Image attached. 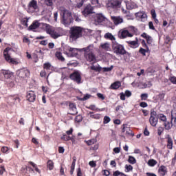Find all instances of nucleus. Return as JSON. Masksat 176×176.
<instances>
[{
    "instance_id": "nucleus-34",
    "label": "nucleus",
    "mask_w": 176,
    "mask_h": 176,
    "mask_svg": "<svg viewBox=\"0 0 176 176\" xmlns=\"http://www.w3.org/2000/svg\"><path fill=\"white\" fill-rule=\"evenodd\" d=\"M47 167L49 170H53V168H54V162L51 160H49L47 162Z\"/></svg>"
},
{
    "instance_id": "nucleus-28",
    "label": "nucleus",
    "mask_w": 176,
    "mask_h": 176,
    "mask_svg": "<svg viewBox=\"0 0 176 176\" xmlns=\"http://www.w3.org/2000/svg\"><path fill=\"white\" fill-rule=\"evenodd\" d=\"M104 38H106L107 39H110V41H112V43H113V42H116V38H115V36L111 33H106L104 34Z\"/></svg>"
},
{
    "instance_id": "nucleus-25",
    "label": "nucleus",
    "mask_w": 176,
    "mask_h": 176,
    "mask_svg": "<svg viewBox=\"0 0 176 176\" xmlns=\"http://www.w3.org/2000/svg\"><path fill=\"white\" fill-rule=\"evenodd\" d=\"M139 53L140 54H142V56H143V57H145V56H146V53H148V54L151 53V50H149V48H143V47H140L139 50Z\"/></svg>"
},
{
    "instance_id": "nucleus-35",
    "label": "nucleus",
    "mask_w": 176,
    "mask_h": 176,
    "mask_svg": "<svg viewBox=\"0 0 176 176\" xmlns=\"http://www.w3.org/2000/svg\"><path fill=\"white\" fill-rule=\"evenodd\" d=\"M29 164H30V166H32L36 173H38V174H41V170L38 168V166H36L35 163L30 161L29 162Z\"/></svg>"
},
{
    "instance_id": "nucleus-61",
    "label": "nucleus",
    "mask_w": 176,
    "mask_h": 176,
    "mask_svg": "<svg viewBox=\"0 0 176 176\" xmlns=\"http://www.w3.org/2000/svg\"><path fill=\"white\" fill-rule=\"evenodd\" d=\"M96 96H97V97H98V98H100V100H105V96H104V94H101V93H98V94H96Z\"/></svg>"
},
{
    "instance_id": "nucleus-39",
    "label": "nucleus",
    "mask_w": 176,
    "mask_h": 176,
    "mask_svg": "<svg viewBox=\"0 0 176 176\" xmlns=\"http://www.w3.org/2000/svg\"><path fill=\"white\" fill-rule=\"evenodd\" d=\"M128 162L130 163V164H135L137 163L135 158L131 155H129Z\"/></svg>"
},
{
    "instance_id": "nucleus-12",
    "label": "nucleus",
    "mask_w": 176,
    "mask_h": 176,
    "mask_svg": "<svg viewBox=\"0 0 176 176\" xmlns=\"http://www.w3.org/2000/svg\"><path fill=\"white\" fill-rule=\"evenodd\" d=\"M26 100L29 102H34L36 100V95L34 91H28L26 94Z\"/></svg>"
},
{
    "instance_id": "nucleus-59",
    "label": "nucleus",
    "mask_w": 176,
    "mask_h": 176,
    "mask_svg": "<svg viewBox=\"0 0 176 176\" xmlns=\"http://www.w3.org/2000/svg\"><path fill=\"white\" fill-rule=\"evenodd\" d=\"M151 14L152 19H156L157 14H156V10H155V9H152L151 10Z\"/></svg>"
},
{
    "instance_id": "nucleus-26",
    "label": "nucleus",
    "mask_w": 176,
    "mask_h": 176,
    "mask_svg": "<svg viewBox=\"0 0 176 176\" xmlns=\"http://www.w3.org/2000/svg\"><path fill=\"white\" fill-rule=\"evenodd\" d=\"M76 165V157H73L72 164L70 166V175H74V171H75V166Z\"/></svg>"
},
{
    "instance_id": "nucleus-51",
    "label": "nucleus",
    "mask_w": 176,
    "mask_h": 176,
    "mask_svg": "<svg viewBox=\"0 0 176 176\" xmlns=\"http://www.w3.org/2000/svg\"><path fill=\"white\" fill-rule=\"evenodd\" d=\"M140 98L142 101H146V100H148V94H142Z\"/></svg>"
},
{
    "instance_id": "nucleus-49",
    "label": "nucleus",
    "mask_w": 176,
    "mask_h": 176,
    "mask_svg": "<svg viewBox=\"0 0 176 176\" xmlns=\"http://www.w3.org/2000/svg\"><path fill=\"white\" fill-rule=\"evenodd\" d=\"M122 12L123 14H125V17H131L130 11L124 10V8H122Z\"/></svg>"
},
{
    "instance_id": "nucleus-53",
    "label": "nucleus",
    "mask_w": 176,
    "mask_h": 176,
    "mask_svg": "<svg viewBox=\"0 0 176 176\" xmlns=\"http://www.w3.org/2000/svg\"><path fill=\"white\" fill-rule=\"evenodd\" d=\"M60 139L63 140V141H69V136L63 133Z\"/></svg>"
},
{
    "instance_id": "nucleus-23",
    "label": "nucleus",
    "mask_w": 176,
    "mask_h": 176,
    "mask_svg": "<svg viewBox=\"0 0 176 176\" xmlns=\"http://www.w3.org/2000/svg\"><path fill=\"white\" fill-rule=\"evenodd\" d=\"M167 148L168 149H173V145H174V143L173 142V139L171 138V136L170 135H167Z\"/></svg>"
},
{
    "instance_id": "nucleus-3",
    "label": "nucleus",
    "mask_w": 176,
    "mask_h": 176,
    "mask_svg": "<svg viewBox=\"0 0 176 176\" xmlns=\"http://www.w3.org/2000/svg\"><path fill=\"white\" fill-rule=\"evenodd\" d=\"M83 32V28L79 26H74L70 29V36L69 38L72 41H76L79 38H82Z\"/></svg>"
},
{
    "instance_id": "nucleus-60",
    "label": "nucleus",
    "mask_w": 176,
    "mask_h": 176,
    "mask_svg": "<svg viewBox=\"0 0 176 176\" xmlns=\"http://www.w3.org/2000/svg\"><path fill=\"white\" fill-rule=\"evenodd\" d=\"M148 28H149L150 30H152L153 31H155V30H156V29L155 28V26L153 25V22L150 21V22L148 23Z\"/></svg>"
},
{
    "instance_id": "nucleus-4",
    "label": "nucleus",
    "mask_w": 176,
    "mask_h": 176,
    "mask_svg": "<svg viewBox=\"0 0 176 176\" xmlns=\"http://www.w3.org/2000/svg\"><path fill=\"white\" fill-rule=\"evenodd\" d=\"M60 16H62L61 23L64 24V25H69V24L72 23V13L68 11V10H62Z\"/></svg>"
},
{
    "instance_id": "nucleus-32",
    "label": "nucleus",
    "mask_w": 176,
    "mask_h": 176,
    "mask_svg": "<svg viewBox=\"0 0 176 176\" xmlns=\"http://www.w3.org/2000/svg\"><path fill=\"white\" fill-rule=\"evenodd\" d=\"M157 118L161 120V122H164V123L167 122V117L163 113L158 114Z\"/></svg>"
},
{
    "instance_id": "nucleus-38",
    "label": "nucleus",
    "mask_w": 176,
    "mask_h": 176,
    "mask_svg": "<svg viewBox=\"0 0 176 176\" xmlns=\"http://www.w3.org/2000/svg\"><path fill=\"white\" fill-rule=\"evenodd\" d=\"M82 120H83V117L80 114L76 116L74 118L75 123H80V122H82Z\"/></svg>"
},
{
    "instance_id": "nucleus-46",
    "label": "nucleus",
    "mask_w": 176,
    "mask_h": 176,
    "mask_svg": "<svg viewBox=\"0 0 176 176\" xmlns=\"http://www.w3.org/2000/svg\"><path fill=\"white\" fill-rule=\"evenodd\" d=\"M91 97V95L87 94L84 96L83 98H80L79 100L80 101H86V100H89V98H90Z\"/></svg>"
},
{
    "instance_id": "nucleus-22",
    "label": "nucleus",
    "mask_w": 176,
    "mask_h": 176,
    "mask_svg": "<svg viewBox=\"0 0 176 176\" xmlns=\"http://www.w3.org/2000/svg\"><path fill=\"white\" fill-rule=\"evenodd\" d=\"M127 43H128V45H130L131 47H132L133 49H137V47H138V46H139L138 38H136V41H127Z\"/></svg>"
},
{
    "instance_id": "nucleus-31",
    "label": "nucleus",
    "mask_w": 176,
    "mask_h": 176,
    "mask_svg": "<svg viewBox=\"0 0 176 176\" xmlns=\"http://www.w3.org/2000/svg\"><path fill=\"white\" fill-rule=\"evenodd\" d=\"M164 126L165 130H171V128L173 127V123L166 121L164 123Z\"/></svg>"
},
{
    "instance_id": "nucleus-7",
    "label": "nucleus",
    "mask_w": 176,
    "mask_h": 176,
    "mask_svg": "<svg viewBox=\"0 0 176 176\" xmlns=\"http://www.w3.org/2000/svg\"><path fill=\"white\" fill-rule=\"evenodd\" d=\"M122 2L123 0H109L107 6V8H111V9H120L122 8Z\"/></svg>"
},
{
    "instance_id": "nucleus-29",
    "label": "nucleus",
    "mask_w": 176,
    "mask_h": 176,
    "mask_svg": "<svg viewBox=\"0 0 176 176\" xmlns=\"http://www.w3.org/2000/svg\"><path fill=\"white\" fill-rule=\"evenodd\" d=\"M55 56L58 58V60H59V61H65V58H64V56H63V53H61V52H56Z\"/></svg>"
},
{
    "instance_id": "nucleus-42",
    "label": "nucleus",
    "mask_w": 176,
    "mask_h": 176,
    "mask_svg": "<svg viewBox=\"0 0 176 176\" xmlns=\"http://www.w3.org/2000/svg\"><path fill=\"white\" fill-rule=\"evenodd\" d=\"M100 47H102V49H103L104 50L108 52V50H109V43H104L103 44H101Z\"/></svg>"
},
{
    "instance_id": "nucleus-21",
    "label": "nucleus",
    "mask_w": 176,
    "mask_h": 176,
    "mask_svg": "<svg viewBox=\"0 0 176 176\" xmlns=\"http://www.w3.org/2000/svg\"><path fill=\"white\" fill-rule=\"evenodd\" d=\"M158 173L160 176L166 175L167 174V167L162 165L158 169Z\"/></svg>"
},
{
    "instance_id": "nucleus-43",
    "label": "nucleus",
    "mask_w": 176,
    "mask_h": 176,
    "mask_svg": "<svg viewBox=\"0 0 176 176\" xmlns=\"http://www.w3.org/2000/svg\"><path fill=\"white\" fill-rule=\"evenodd\" d=\"M50 35L51 37L53 38V39H57V38H58V36H60L58 33H57L54 30H53Z\"/></svg>"
},
{
    "instance_id": "nucleus-33",
    "label": "nucleus",
    "mask_w": 176,
    "mask_h": 176,
    "mask_svg": "<svg viewBox=\"0 0 176 176\" xmlns=\"http://www.w3.org/2000/svg\"><path fill=\"white\" fill-rule=\"evenodd\" d=\"M43 67L45 71H50L52 69V64L49 62L45 63L43 64Z\"/></svg>"
},
{
    "instance_id": "nucleus-2",
    "label": "nucleus",
    "mask_w": 176,
    "mask_h": 176,
    "mask_svg": "<svg viewBox=\"0 0 176 176\" xmlns=\"http://www.w3.org/2000/svg\"><path fill=\"white\" fill-rule=\"evenodd\" d=\"M111 47L113 53H115V54H117L118 56H124V54L130 56V53L126 51V49H124V46H123V45L122 44H120L117 41L113 42V43L111 44Z\"/></svg>"
},
{
    "instance_id": "nucleus-57",
    "label": "nucleus",
    "mask_w": 176,
    "mask_h": 176,
    "mask_svg": "<svg viewBox=\"0 0 176 176\" xmlns=\"http://www.w3.org/2000/svg\"><path fill=\"white\" fill-rule=\"evenodd\" d=\"M169 80L173 83V85H176V77L175 76H170L169 77Z\"/></svg>"
},
{
    "instance_id": "nucleus-63",
    "label": "nucleus",
    "mask_w": 176,
    "mask_h": 176,
    "mask_svg": "<svg viewBox=\"0 0 176 176\" xmlns=\"http://www.w3.org/2000/svg\"><path fill=\"white\" fill-rule=\"evenodd\" d=\"M89 165L92 167L94 168L97 166V163L96 162V161H91L89 162Z\"/></svg>"
},
{
    "instance_id": "nucleus-6",
    "label": "nucleus",
    "mask_w": 176,
    "mask_h": 176,
    "mask_svg": "<svg viewBox=\"0 0 176 176\" xmlns=\"http://www.w3.org/2000/svg\"><path fill=\"white\" fill-rule=\"evenodd\" d=\"M10 50H12V47H7L4 51H3V56L4 58L6 60V61H7L8 63H10L11 64H16V63H17L16 61V60L12 57H10V54H9V52H10Z\"/></svg>"
},
{
    "instance_id": "nucleus-16",
    "label": "nucleus",
    "mask_w": 176,
    "mask_h": 176,
    "mask_svg": "<svg viewBox=\"0 0 176 176\" xmlns=\"http://www.w3.org/2000/svg\"><path fill=\"white\" fill-rule=\"evenodd\" d=\"M28 8L29 10H36L38 9V1L36 0H31L28 5Z\"/></svg>"
},
{
    "instance_id": "nucleus-14",
    "label": "nucleus",
    "mask_w": 176,
    "mask_h": 176,
    "mask_svg": "<svg viewBox=\"0 0 176 176\" xmlns=\"http://www.w3.org/2000/svg\"><path fill=\"white\" fill-rule=\"evenodd\" d=\"M41 27V23L38 21H34L32 23L28 28V31H32L35 32V30Z\"/></svg>"
},
{
    "instance_id": "nucleus-52",
    "label": "nucleus",
    "mask_w": 176,
    "mask_h": 176,
    "mask_svg": "<svg viewBox=\"0 0 176 176\" xmlns=\"http://www.w3.org/2000/svg\"><path fill=\"white\" fill-rule=\"evenodd\" d=\"M22 25L28 27V18L26 17L22 19Z\"/></svg>"
},
{
    "instance_id": "nucleus-40",
    "label": "nucleus",
    "mask_w": 176,
    "mask_h": 176,
    "mask_svg": "<svg viewBox=\"0 0 176 176\" xmlns=\"http://www.w3.org/2000/svg\"><path fill=\"white\" fill-rule=\"evenodd\" d=\"M90 69L92 71H96V72H101L102 67L98 65V67H96L95 65H92L90 67Z\"/></svg>"
},
{
    "instance_id": "nucleus-50",
    "label": "nucleus",
    "mask_w": 176,
    "mask_h": 176,
    "mask_svg": "<svg viewBox=\"0 0 176 176\" xmlns=\"http://www.w3.org/2000/svg\"><path fill=\"white\" fill-rule=\"evenodd\" d=\"M109 122H111V118H109V116H104L103 118L104 124H108Z\"/></svg>"
},
{
    "instance_id": "nucleus-44",
    "label": "nucleus",
    "mask_w": 176,
    "mask_h": 176,
    "mask_svg": "<svg viewBox=\"0 0 176 176\" xmlns=\"http://www.w3.org/2000/svg\"><path fill=\"white\" fill-rule=\"evenodd\" d=\"M126 137H134V134L133 133V131L130 129V128H127L126 131Z\"/></svg>"
},
{
    "instance_id": "nucleus-56",
    "label": "nucleus",
    "mask_w": 176,
    "mask_h": 176,
    "mask_svg": "<svg viewBox=\"0 0 176 176\" xmlns=\"http://www.w3.org/2000/svg\"><path fill=\"white\" fill-rule=\"evenodd\" d=\"M126 173H129V171H133V166L131 165H125Z\"/></svg>"
},
{
    "instance_id": "nucleus-45",
    "label": "nucleus",
    "mask_w": 176,
    "mask_h": 176,
    "mask_svg": "<svg viewBox=\"0 0 176 176\" xmlns=\"http://www.w3.org/2000/svg\"><path fill=\"white\" fill-rule=\"evenodd\" d=\"M85 2H87V0H81L80 3L76 4V8H77V9H80V8L83 6Z\"/></svg>"
},
{
    "instance_id": "nucleus-5",
    "label": "nucleus",
    "mask_w": 176,
    "mask_h": 176,
    "mask_svg": "<svg viewBox=\"0 0 176 176\" xmlns=\"http://www.w3.org/2000/svg\"><path fill=\"white\" fill-rule=\"evenodd\" d=\"M63 53L66 54L67 57H75L78 56V49L72 48L69 45H65L63 47Z\"/></svg>"
},
{
    "instance_id": "nucleus-11",
    "label": "nucleus",
    "mask_w": 176,
    "mask_h": 176,
    "mask_svg": "<svg viewBox=\"0 0 176 176\" xmlns=\"http://www.w3.org/2000/svg\"><path fill=\"white\" fill-rule=\"evenodd\" d=\"M94 8L93 6H91L90 4H88L84 8V10L82 11V16H85V17H87L89 14H93V13H94Z\"/></svg>"
},
{
    "instance_id": "nucleus-18",
    "label": "nucleus",
    "mask_w": 176,
    "mask_h": 176,
    "mask_svg": "<svg viewBox=\"0 0 176 176\" xmlns=\"http://www.w3.org/2000/svg\"><path fill=\"white\" fill-rule=\"evenodd\" d=\"M105 20H107V18H105L102 14H98L95 17V21L98 23H104Z\"/></svg>"
},
{
    "instance_id": "nucleus-55",
    "label": "nucleus",
    "mask_w": 176,
    "mask_h": 176,
    "mask_svg": "<svg viewBox=\"0 0 176 176\" xmlns=\"http://www.w3.org/2000/svg\"><path fill=\"white\" fill-rule=\"evenodd\" d=\"M151 116H152V118H156V116H157V112L155 111V109H151Z\"/></svg>"
},
{
    "instance_id": "nucleus-47",
    "label": "nucleus",
    "mask_w": 176,
    "mask_h": 176,
    "mask_svg": "<svg viewBox=\"0 0 176 176\" xmlns=\"http://www.w3.org/2000/svg\"><path fill=\"white\" fill-rule=\"evenodd\" d=\"M176 122V110H172L171 111V122Z\"/></svg>"
},
{
    "instance_id": "nucleus-15",
    "label": "nucleus",
    "mask_w": 176,
    "mask_h": 176,
    "mask_svg": "<svg viewBox=\"0 0 176 176\" xmlns=\"http://www.w3.org/2000/svg\"><path fill=\"white\" fill-rule=\"evenodd\" d=\"M69 109L72 111V113H69V115H72L73 116H75V115H78V111L76 109V104L69 102Z\"/></svg>"
},
{
    "instance_id": "nucleus-8",
    "label": "nucleus",
    "mask_w": 176,
    "mask_h": 176,
    "mask_svg": "<svg viewBox=\"0 0 176 176\" xmlns=\"http://www.w3.org/2000/svg\"><path fill=\"white\" fill-rule=\"evenodd\" d=\"M13 76V73L10 70H0V80L5 81L6 79H10Z\"/></svg>"
},
{
    "instance_id": "nucleus-10",
    "label": "nucleus",
    "mask_w": 176,
    "mask_h": 176,
    "mask_svg": "<svg viewBox=\"0 0 176 176\" xmlns=\"http://www.w3.org/2000/svg\"><path fill=\"white\" fill-rule=\"evenodd\" d=\"M133 34L130 33L127 30H121L118 32V37L120 39H124L125 38H133Z\"/></svg>"
},
{
    "instance_id": "nucleus-27",
    "label": "nucleus",
    "mask_w": 176,
    "mask_h": 176,
    "mask_svg": "<svg viewBox=\"0 0 176 176\" xmlns=\"http://www.w3.org/2000/svg\"><path fill=\"white\" fill-rule=\"evenodd\" d=\"M43 28H45V32L50 35L51 32L53 31L52 26L47 23H44L43 25Z\"/></svg>"
},
{
    "instance_id": "nucleus-37",
    "label": "nucleus",
    "mask_w": 176,
    "mask_h": 176,
    "mask_svg": "<svg viewBox=\"0 0 176 176\" xmlns=\"http://www.w3.org/2000/svg\"><path fill=\"white\" fill-rule=\"evenodd\" d=\"M147 164L148 166H150V167H155V166H156V164H157V161H156L155 160H149L147 162Z\"/></svg>"
},
{
    "instance_id": "nucleus-36",
    "label": "nucleus",
    "mask_w": 176,
    "mask_h": 176,
    "mask_svg": "<svg viewBox=\"0 0 176 176\" xmlns=\"http://www.w3.org/2000/svg\"><path fill=\"white\" fill-rule=\"evenodd\" d=\"M85 142L88 145V146H90L91 145H94L97 142V140L96 139H91L89 140H85Z\"/></svg>"
},
{
    "instance_id": "nucleus-58",
    "label": "nucleus",
    "mask_w": 176,
    "mask_h": 176,
    "mask_svg": "<svg viewBox=\"0 0 176 176\" xmlns=\"http://www.w3.org/2000/svg\"><path fill=\"white\" fill-rule=\"evenodd\" d=\"M164 131V128L162 126H160L157 129V134L158 135H162V133Z\"/></svg>"
},
{
    "instance_id": "nucleus-62",
    "label": "nucleus",
    "mask_w": 176,
    "mask_h": 176,
    "mask_svg": "<svg viewBox=\"0 0 176 176\" xmlns=\"http://www.w3.org/2000/svg\"><path fill=\"white\" fill-rule=\"evenodd\" d=\"M142 46L144 49H149V47H148V44H146V42H145V40L142 41Z\"/></svg>"
},
{
    "instance_id": "nucleus-1",
    "label": "nucleus",
    "mask_w": 176,
    "mask_h": 176,
    "mask_svg": "<svg viewBox=\"0 0 176 176\" xmlns=\"http://www.w3.org/2000/svg\"><path fill=\"white\" fill-rule=\"evenodd\" d=\"M81 52H84V57L88 63H94L97 61V58H96V54H94L93 45H89L81 49Z\"/></svg>"
},
{
    "instance_id": "nucleus-41",
    "label": "nucleus",
    "mask_w": 176,
    "mask_h": 176,
    "mask_svg": "<svg viewBox=\"0 0 176 176\" xmlns=\"http://www.w3.org/2000/svg\"><path fill=\"white\" fill-rule=\"evenodd\" d=\"M46 70L43 69L41 72H40V76L41 78H46V80H47L49 79V76L50 75V74H49L47 75V76L46 77Z\"/></svg>"
},
{
    "instance_id": "nucleus-19",
    "label": "nucleus",
    "mask_w": 176,
    "mask_h": 176,
    "mask_svg": "<svg viewBox=\"0 0 176 176\" xmlns=\"http://www.w3.org/2000/svg\"><path fill=\"white\" fill-rule=\"evenodd\" d=\"M135 16L138 17L139 19H141L142 21H145L146 19H148V15H146V13L145 12H139L135 14Z\"/></svg>"
},
{
    "instance_id": "nucleus-48",
    "label": "nucleus",
    "mask_w": 176,
    "mask_h": 176,
    "mask_svg": "<svg viewBox=\"0 0 176 176\" xmlns=\"http://www.w3.org/2000/svg\"><path fill=\"white\" fill-rule=\"evenodd\" d=\"M11 99L12 100V101H14V103H16V104H17V102H20V101H21V99H20V97H19L17 96L12 97Z\"/></svg>"
},
{
    "instance_id": "nucleus-17",
    "label": "nucleus",
    "mask_w": 176,
    "mask_h": 176,
    "mask_svg": "<svg viewBox=\"0 0 176 176\" xmlns=\"http://www.w3.org/2000/svg\"><path fill=\"white\" fill-rule=\"evenodd\" d=\"M111 19L115 25H119V24H122V23H123V19L120 16H111Z\"/></svg>"
},
{
    "instance_id": "nucleus-9",
    "label": "nucleus",
    "mask_w": 176,
    "mask_h": 176,
    "mask_svg": "<svg viewBox=\"0 0 176 176\" xmlns=\"http://www.w3.org/2000/svg\"><path fill=\"white\" fill-rule=\"evenodd\" d=\"M69 78L71 80L76 82L78 85H80V83H82V76H80V73L78 71L72 73L69 75Z\"/></svg>"
},
{
    "instance_id": "nucleus-30",
    "label": "nucleus",
    "mask_w": 176,
    "mask_h": 176,
    "mask_svg": "<svg viewBox=\"0 0 176 176\" xmlns=\"http://www.w3.org/2000/svg\"><path fill=\"white\" fill-rule=\"evenodd\" d=\"M94 113L90 111L89 113V115H90V118H91L92 119H96V120H98V119H101V115L99 114V113H96V114H93Z\"/></svg>"
},
{
    "instance_id": "nucleus-54",
    "label": "nucleus",
    "mask_w": 176,
    "mask_h": 176,
    "mask_svg": "<svg viewBox=\"0 0 176 176\" xmlns=\"http://www.w3.org/2000/svg\"><path fill=\"white\" fill-rule=\"evenodd\" d=\"M146 43H148V45H152V43L153 42V38H152V36H148L146 38Z\"/></svg>"
},
{
    "instance_id": "nucleus-24",
    "label": "nucleus",
    "mask_w": 176,
    "mask_h": 176,
    "mask_svg": "<svg viewBox=\"0 0 176 176\" xmlns=\"http://www.w3.org/2000/svg\"><path fill=\"white\" fill-rule=\"evenodd\" d=\"M157 122H159V119L157 118L150 116L149 122L153 127H156Z\"/></svg>"
},
{
    "instance_id": "nucleus-13",
    "label": "nucleus",
    "mask_w": 176,
    "mask_h": 176,
    "mask_svg": "<svg viewBox=\"0 0 176 176\" xmlns=\"http://www.w3.org/2000/svg\"><path fill=\"white\" fill-rule=\"evenodd\" d=\"M29 75L30 70H28V69H21L17 72V76H19V78H28Z\"/></svg>"
},
{
    "instance_id": "nucleus-64",
    "label": "nucleus",
    "mask_w": 176,
    "mask_h": 176,
    "mask_svg": "<svg viewBox=\"0 0 176 176\" xmlns=\"http://www.w3.org/2000/svg\"><path fill=\"white\" fill-rule=\"evenodd\" d=\"M140 107H141V108H146V107H148V103H146V102H141L140 103Z\"/></svg>"
},
{
    "instance_id": "nucleus-20",
    "label": "nucleus",
    "mask_w": 176,
    "mask_h": 176,
    "mask_svg": "<svg viewBox=\"0 0 176 176\" xmlns=\"http://www.w3.org/2000/svg\"><path fill=\"white\" fill-rule=\"evenodd\" d=\"M120 86H122V82L120 81H116L111 85L109 89L111 90H118Z\"/></svg>"
}]
</instances>
